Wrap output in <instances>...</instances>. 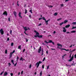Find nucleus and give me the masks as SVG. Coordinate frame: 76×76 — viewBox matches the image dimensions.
<instances>
[{"label":"nucleus","instance_id":"nucleus-1","mask_svg":"<svg viewBox=\"0 0 76 76\" xmlns=\"http://www.w3.org/2000/svg\"><path fill=\"white\" fill-rule=\"evenodd\" d=\"M34 31L35 33H36V35H35L34 36V37L35 38H37V37H38L39 36V33H38V32H37L36 30Z\"/></svg>","mask_w":76,"mask_h":76},{"label":"nucleus","instance_id":"nucleus-2","mask_svg":"<svg viewBox=\"0 0 76 76\" xmlns=\"http://www.w3.org/2000/svg\"><path fill=\"white\" fill-rule=\"evenodd\" d=\"M42 63V62L41 61H39V62H37L36 63V66H37V67L38 68L39 67V64H41Z\"/></svg>","mask_w":76,"mask_h":76},{"label":"nucleus","instance_id":"nucleus-3","mask_svg":"<svg viewBox=\"0 0 76 76\" xmlns=\"http://www.w3.org/2000/svg\"><path fill=\"white\" fill-rule=\"evenodd\" d=\"M0 32L2 35H3V34H4V31H3V30L2 29H0Z\"/></svg>","mask_w":76,"mask_h":76},{"label":"nucleus","instance_id":"nucleus-4","mask_svg":"<svg viewBox=\"0 0 76 76\" xmlns=\"http://www.w3.org/2000/svg\"><path fill=\"white\" fill-rule=\"evenodd\" d=\"M3 15H6L7 16V12L5 11L4 12L3 14Z\"/></svg>","mask_w":76,"mask_h":76},{"label":"nucleus","instance_id":"nucleus-5","mask_svg":"<svg viewBox=\"0 0 76 76\" xmlns=\"http://www.w3.org/2000/svg\"><path fill=\"white\" fill-rule=\"evenodd\" d=\"M63 32H66V28L65 27H63Z\"/></svg>","mask_w":76,"mask_h":76},{"label":"nucleus","instance_id":"nucleus-6","mask_svg":"<svg viewBox=\"0 0 76 76\" xmlns=\"http://www.w3.org/2000/svg\"><path fill=\"white\" fill-rule=\"evenodd\" d=\"M41 51V47H40L39 49L38 50V53H40Z\"/></svg>","mask_w":76,"mask_h":76},{"label":"nucleus","instance_id":"nucleus-7","mask_svg":"<svg viewBox=\"0 0 76 76\" xmlns=\"http://www.w3.org/2000/svg\"><path fill=\"white\" fill-rule=\"evenodd\" d=\"M18 15L19 18H22V16H21V12H20L18 14Z\"/></svg>","mask_w":76,"mask_h":76},{"label":"nucleus","instance_id":"nucleus-8","mask_svg":"<svg viewBox=\"0 0 76 76\" xmlns=\"http://www.w3.org/2000/svg\"><path fill=\"white\" fill-rule=\"evenodd\" d=\"M8 75V73H7V72H4V76H6V75Z\"/></svg>","mask_w":76,"mask_h":76},{"label":"nucleus","instance_id":"nucleus-9","mask_svg":"<svg viewBox=\"0 0 76 76\" xmlns=\"http://www.w3.org/2000/svg\"><path fill=\"white\" fill-rule=\"evenodd\" d=\"M25 60V59L23 58H22V57H20V61H23V60Z\"/></svg>","mask_w":76,"mask_h":76},{"label":"nucleus","instance_id":"nucleus-10","mask_svg":"<svg viewBox=\"0 0 76 76\" xmlns=\"http://www.w3.org/2000/svg\"><path fill=\"white\" fill-rule=\"evenodd\" d=\"M23 28L24 29L25 31H28V28H26L27 27H23Z\"/></svg>","mask_w":76,"mask_h":76},{"label":"nucleus","instance_id":"nucleus-11","mask_svg":"<svg viewBox=\"0 0 76 76\" xmlns=\"http://www.w3.org/2000/svg\"><path fill=\"white\" fill-rule=\"evenodd\" d=\"M73 60V57H71V58H70L69 60H68L70 62V61H72V60Z\"/></svg>","mask_w":76,"mask_h":76},{"label":"nucleus","instance_id":"nucleus-12","mask_svg":"<svg viewBox=\"0 0 76 76\" xmlns=\"http://www.w3.org/2000/svg\"><path fill=\"white\" fill-rule=\"evenodd\" d=\"M70 25L69 24L67 25H66L65 26V28H69V27H70Z\"/></svg>","mask_w":76,"mask_h":76},{"label":"nucleus","instance_id":"nucleus-13","mask_svg":"<svg viewBox=\"0 0 76 76\" xmlns=\"http://www.w3.org/2000/svg\"><path fill=\"white\" fill-rule=\"evenodd\" d=\"M14 16H15V17H16V16H17L16 15H17V13L15 11H14Z\"/></svg>","mask_w":76,"mask_h":76},{"label":"nucleus","instance_id":"nucleus-14","mask_svg":"<svg viewBox=\"0 0 76 76\" xmlns=\"http://www.w3.org/2000/svg\"><path fill=\"white\" fill-rule=\"evenodd\" d=\"M68 22V20H65L64 22H63L64 23H67Z\"/></svg>","mask_w":76,"mask_h":76},{"label":"nucleus","instance_id":"nucleus-15","mask_svg":"<svg viewBox=\"0 0 76 76\" xmlns=\"http://www.w3.org/2000/svg\"><path fill=\"white\" fill-rule=\"evenodd\" d=\"M57 45L58 46V47L60 46V47H62V46H63L62 45H61L60 44H57Z\"/></svg>","mask_w":76,"mask_h":76},{"label":"nucleus","instance_id":"nucleus-16","mask_svg":"<svg viewBox=\"0 0 76 76\" xmlns=\"http://www.w3.org/2000/svg\"><path fill=\"white\" fill-rule=\"evenodd\" d=\"M12 53H10V58H12Z\"/></svg>","mask_w":76,"mask_h":76},{"label":"nucleus","instance_id":"nucleus-17","mask_svg":"<svg viewBox=\"0 0 76 76\" xmlns=\"http://www.w3.org/2000/svg\"><path fill=\"white\" fill-rule=\"evenodd\" d=\"M65 50V51H69V49L66 50V49H64V48L62 49V50Z\"/></svg>","mask_w":76,"mask_h":76},{"label":"nucleus","instance_id":"nucleus-18","mask_svg":"<svg viewBox=\"0 0 76 76\" xmlns=\"http://www.w3.org/2000/svg\"><path fill=\"white\" fill-rule=\"evenodd\" d=\"M39 38H42V35H40L38 37Z\"/></svg>","mask_w":76,"mask_h":76},{"label":"nucleus","instance_id":"nucleus-19","mask_svg":"<svg viewBox=\"0 0 76 76\" xmlns=\"http://www.w3.org/2000/svg\"><path fill=\"white\" fill-rule=\"evenodd\" d=\"M71 33H75L76 32V31H71Z\"/></svg>","mask_w":76,"mask_h":76},{"label":"nucleus","instance_id":"nucleus-20","mask_svg":"<svg viewBox=\"0 0 76 76\" xmlns=\"http://www.w3.org/2000/svg\"><path fill=\"white\" fill-rule=\"evenodd\" d=\"M44 51V49L43 48H42V54L41 55V56H42L44 54V53L43 52V51Z\"/></svg>","mask_w":76,"mask_h":76},{"label":"nucleus","instance_id":"nucleus-21","mask_svg":"<svg viewBox=\"0 0 76 76\" xmlns=\"http://www.w3.org/2000/svg\"><path fill=\"white\" fill-rule=\"evenodd\" d=\"M72 25H76V22H74L72 23Z\"/></svg>","mask_w":76,"mask_h":76},{"label":"nucleus","instance_id":"nucleus-22","mask_svg":"<svg viewBox=\"0 0 76 76\" xmlns=\"http://www.w3.org/2000/svg\"><path fill=\"white\" fill-rule=\"evenodd\" d=\"M64 23L63 22L61 23H60L59 24V25L60 26H61L63 25V24H64Z\"/></svg>","mask_w":76,"mask_h":76},{"label":"nucleus","instance_id":"nucleus-23","mask_svg":"<svg viewBox=\"0 0 76 76\" xmlns=\"http://www.w3.org/2000/svg\"><path fill=\"white\" fill-rule=\"evenodd\" d=\"M28 13V11L26 9H25V13L26 14V13Z\"/></svg>","mask_w":76,"mask_h":76},{"label":"nucleus","instance_id":"nucleus-24","mask_svg":"<svg viewBox=\"0 0 76 76\" xmlns=\"http://www.w3.org/2000/svg\"><path fill=\"white\" fill-rule=\"evenodd\" d=\"M21 45H19L18 46V49H21Z\"/></svg>","mask_w":76,"mask_h":76},{"label":"nucleus","instance_id":"nucleus-25","mask_svg":"<svg viewBox=\"0 0 76 76\" xmlns=\"http://www.w3.org/2000/svg\"><path fill=\"white\" fill-rule=\"evenodd\" d=\"M61 19H62V18H59V19H57V20L58 21H59V20H61Z\"/></svg>","mask_w":76,"mask_h":76},{"label":"nucleus","instance_id":"nucleus-26","mask_svg":"<svg viewBox=\"0 0 76 76\" xmlns=\"http://www.w3.org/2000/svg\"><path fill=\"white\" fill-rule=\"evenodd\" d=\"M5 54H7V49L5 50Z\"/></svg>","mask_w":76,"mask_h":76},{"label":"nucleus","instance_id":"nucleus-27","mask_svg":"<svg viewBox=\"0 0 76 76\" xmlns=\"http://www.w3.org/2000/svg\"><path fill=\"white\" fill-rule=\"evenodd\" d=\"M52 42H53V41L52 40H49V43H52Z\"/></svg>","mask_w":76,"mask_h":76},{"label":"nucleus","instance_id":"nucleus-28","mask_svg":"<svg viewBox=\"0 0 76 76\" xmlns=\"http://www.w3.org/2000/svg\"><path fill=\"white\" fill-rule=\"evenodd\" d=\"M57 15H58V13H55L54 14V16H57Z\"/></svg>","mask_w":76,"mask_h":76},{"label":"nucleus","instance_id":"nucleus-29","mask_svg":"<svg viewBox=\"0 0 76 76\" xmlns=\"http://www.w3.org/2000/svg\"><path fill=\"white\" fill-rule=\"evenodd\" d=\"M42 19L44 20H46V19H45V17H42Z\"/></svg>","mask_w":76,"mask_h":76},{"label":"nucleus","instance_id":"nucleus-30","mask_svg":"<svg viewBox=\"0 0 76 76\" xmlns=\"http://www.w3.org/2000/svg\"><path fill=\"white\" fill-rule=\"evenodd\" d=\"M13 43L12 42L11 43V47H13Z\"/></svg>","mask_w":76,"mask_h":76},{"label":"nucleus","instance_id":"nucleus-31","mask_svg":"<svg viewBox=\"0 0 76 76\" xmlns=\"http://www.w3.org/2000/svg\"><path fill=\"white\" fill-rule=\"evenodd\" d=\"M49 21V20H48L47 21L46 20H45V23H48Z\"/></svg>","mask_w":76,"mask_h":76},{"label":"nucleus","instance_id":"nucleus-32","mask_svg":"<svg viewBox=\"0 0 76 76\" xmlns=\"http://www.w3.org/2000/svg\"><path fill=\"white\" fill-rule=\"evenodd\" d=\"M15 50H14L13 52H11V53H12V54H13V53H15Z\"/></svg>","mask_w":76,"mask_h":76},{"label":"nucleus","instance_id":"nucleus-33","mask_svg":"<svg viewBox=\"0 0 76 76\" xmlns=\"http://www.w3.org/2000/svg\"><path fill=\"white\" fill-rule=\"evenodd\" d=\"M12 30H11L10 31V34L11 35H12Z\"/></svg>","mask_w":76,"mask_h":76},{"label":"nucleus","instance_id":"nucleus-34","mask_svg":"<svg viewBox=\"0 0 76 76\" xmlns=\"http://www.w3.org/2000/svg\"><path fill=\"white\" fill-rule=\"evenodd\" d=\"M24 34H26V35H28V34L26 33V31H24Z\"/></svg>","mask_w":76,"mask_h":76},{"label":"nucleus","instance_id":"nucleus-35","mask_svg":"<svg viewBox=\"0 0 76 76\" xmlns=\"http://www.w3.org/2000/svg\"><path fill=\"white\" fill-rule=\"evenodd\" d=\"M76 28V26L73 27L72 28V29H75Z\"/></svg>","mask_w":76,"mask_h":76},{"label":"nucleus","instance_id":"nucleus-36","mask_svg":"<svg viewBox=\"0 0 76 76\" xmlns=\"http://www.w3.org/2000/svg\"><path fill=\"white\" fill-rule=\"evenodd\" d=\"M4 73V71L2 72H1V74H0V75H3V73Z\"/></svg>","mask_w":76,"mask_h":76},{"label":"nucleus","instance_id":"nucleus-37","mask_svg":"<svg viewBox=\"0 0 76 76\" xmlns=\"http://www.w3.org/2000/svg\"><path fill=\"white\" fill-rule=\"evenodd\" d=\"M29 67L30 69H31V67H32V65H31V64L29 65Z\"/></svg>","mask_w":76,"mask_h":76},{"label":"nucleus","instance_id":"nucleus-38","mask_svg":"<svg viewBox=\"0 0 76 76\" xmlns=\"http://www.w3.org/2000/svg\"><path fill=\"white\" fill-rule=\"evenodd\" d=\"M18 59H19V57L18 56H17V61H18Z\"/></svg>","mask_w":76,"mask_h":76},{"label":"nucleus","instance_id":"nucleus-39","mask_svg":"<svg viewBox=\"0 0 76 76\" xmlns=\"http://www.w3.org/2000/svg\"><path fill=\"white\" fill-rule=\"evenodd\" d=\"M50 67V65H48L47 66V69H49V67Z\"/></svg>","mask_w":76,"mask_h":76},{"label":"nucleus","instance_id":"nucleus-40","mask_svg":"<svg viewBox=\"0 0 76 76\" xmlns=\"http://www.w3.org/2000/svg\"><path fill=\"white\" fill-rule=\"evenodd\" d=\"M45 60V57H44L43 60V61H44Z\"/></svg>","mask_w":76,"mask_h":76},{"label":"nucleus","instance_id":"nucleus-41","mask_svg":"<svg viewBox=\"0 0 76 76\" xmlns=\"http://www.w3.org/2000/svg\"><path fill=\"white\" fill-rule=\"evenodd\" d=\"M40 76H41V75H42V71H41V72L40 73Z\"/></svg>","mask_w":76,"mask_h":76},{"label":"nucleus","instance_id":"nucleus-42","mask_svg":"<svg viewBox=\"0 0 76 76\" xmlns=\"http://www.w3.org/2000/svg\"><path fill=\"white\" fill-rule=\"evenodd\" d=\"M30 12H31V13H32V10H30L29 11Z\"/></svg>","mask_w":76,"mask_h":76},{"label":"nucleus","instance_id":"nucleus-43","mask_svg":"<svg viewBox=\"0 0 76 76\" xmlns=\"http://www.w3.org/2000/svg\"><path fill=\"white\" fill-rule=\"evenodd\" d=\"M10 75L11 76H13V74L12 73H11Z\"/></svg>","mask_w":76,"mask_h":76},{"label":"nucleus","instance_id":"nucleus-44","mask_svg":"<svg viewBox=\"0 0 76 76\" xmlns=\"http://www.w3.org/2000/svg\"><path fill=\"white\" fill-rule=\"evenodd\" d=\"M17 64H18V63L16 62L14 65V66H16V65H17Z\"/></svg>","mask_w":76,"mask_h":76},{"label":"nucleus","instance_id":"nucleus-45","mask_svg":"<svg viewBox=\"0 0 76 76\" xmlns=\"http://www.w3.org/2000/svg\"><path fill=\"white\" fill-rule=\"evenodd\" d=\"M8 20L9 21H10V18H8Z\"/></svg>","mask_w":76,"mask_h":76},{"label":"nucleus","instance_id":"nucleus-46","mask_svg":"<svg viewBox=\"0 0 76 76\" xmlns=\"http://www.w3.org/2000/svg\"><path fill=\"white\" fill-rule=\"evenodd\" d=\"M41 25H42V24L41 23H40V24H39L38 25V26H41Z\"/></svg>","mask_w":76,"mask_h":76},{"label":"nucleus","instance_id":"nucleus-47","mask_svg":"<svg viewBox=\"0 0 76 76\" xmlns=\"http://www.w3.org/2000/svg\"><path fill=\"white\" fill-rule=\"evenodd\" d=\"M49 7H53V6H52V5H50V6H49Z\"/></svg>","mask_w":76,"mask_h":76},{"label":"nucleus","instance_id":"nucleus-48","mask_svg":"<svg viewBox=\"0 0 76 76\" xmlns=\"http://www.w3.org/2000/svg\"><path fill=\"white\" fill-rule=\"evenodd\" d=\"M9 66H11V64H10V63H9L8 64Z\"/></svg>","mask_w":76,"mask_h":76},{"label":"nucleus","instance_id":"nucleus-49","mask_svg":"<svg viewBox=\"0 0 76 76\" xmlns=\"http://www.w3.org/2000/svg\"><path fill=\"white\" fill-rule=\"evenodd\" d=\"M42 69H44V65H43L42 66Z\"/></svg>","mask_w":76,"mask_h":76},{"label":"nucleus","instance_id":"nucleus-50","mask_svg":"<svg viewBox=\"0 0 76 76\" xmlns=\"http://www.w3.org/2000/svg\"><path fill=\"white\" fill-rule=\"evenodd\" d=\"M26 39V42H27L28 41V39Z\"/></svg>","mask_w":76,"mask_h":76},{"label":"nucleus","instance_id":"nucleus-51","mask_svg":"<svg viewBox=\"0 0 76 76\" xmlns=\"http://www.w3.org/2000/svg\"><path fill=\"white\" fill-rule=\"evenodd\" d=\"M11 62H12V63L14 62V61L13 60H11Z\"/></svg>","mask_w":76,"mask_h":76},{"label":"nucleus","instance_id":"nucleus-52","mask_svg":"<svg viewBox=\"0 0 76 76\" xmlns=\"http://www.w3.org/2000/svg\"><path fill=\"white\" fill-rule=\"evenodd\" d=\"M18 3H19V1H17V5L18 6H19V4H18Z\"/></svg>","mask_w":76,"mask_h":76},{"label":"nucleus","instance_id":"nucleus-53","mask_svg":"<svg viewBox=\"0 0 76 76\" xmlns=\"http://www.w3.org/2000/svg\"><path fill=\"white\" fill-rule=\"evenodd\" d=\"M41 19H42V18H39V20H41Z\"/></svg>","mask_w":76,"mask_h":76},{"label":"nucleus","instance_id":"nucleus-54","mask_svg":"<svg viewBox=\"0 0 76 76\" xmlns=\"http://www.w3.org/2000/svg\"><path fill=\"white\" fill-rule=\"evenodd\" d=\"M25 49H24L23 50V53H24L25 52Z\"/></svg>","mask_w":76,"mask_h":76},{"label":"nucleus","instance_id":"nucleus-55","mask_svg":"<svg viewBox=\"0 0 76 76\" xmlns=\"http://www.w3.org/2000/svg\"><path fill=\"white\" fill-rule=\"evenodd\" d=\"M23 71H22V72H21V74L22 75V74H23Z\"/></svg>","mask_w":76,"mask_h":76},{"label":"nucleus","instance_id":"nucleus-56","mask_svg":"<svg viewBox=\"0 0 76 76\" xmlns=\"http://www.w3.org/2000/svg\"><path fill=\"white\" fill-rule=\"evenodd\" d=\"M7 41H9V37L7 38Z\"/></svg>","mask_w":76,"mask_h":76},{"label":"nucleus","instance_id":"nucleus-57","mask_svg":"<svg viewBox=\"0 0 76 76\" xmlns=\"http://www.w3.org/2000/svg\"><path fill=\"white\" fill-rule=\"evenodd\" d=\"M66 34H70V32H66Z\"/></svg>","mask_w":76,"mask_h":76},{"label":"nucleus","instance_id":"nucleus-58","mask_svg":"<svg viewBox=\"0 0 76 76\" xmlns=\"http://www.w3.org/2000/svg\"><path fill=\"white\" fill-rule=\"evenodd\" d=\"M57 48H59V49H60L61 48H60V47H59V46H58L57 47Z\"/></svg>","mask_w":76,"mask_h":76},{"label":"nucleus","instance_id":"nucleus-59","mask_svg":"<svg viewBox=\"0 0 76 76\" xmlns=\"http://www.w3.org/2000/svg\"><path fill=\"white\" fill-rule=\"evenodd\" d=\"M69 0H65V2H67V1H69Z\"/></svg>","mask_w":76,"mask_h":76},{"label":"nucleus","instance_id":"nucleus-60","mask_svg":"<svg viewBox=\"0 0 76 76\" xmlns=\"http://www.w3.org/2000/svg\"><path fill=\"white\" fill-rule=\"evenodd\" d=\"M74 57H75V58H76V54H75V55Z\"/></svg>","mask_w":76,"mask_h":76},{"label":"nucleus","instance_id":"nucleus-61","mask_svg":"<svg viewBox=\"0 0 76 76\" xmlns=\"http://www.w3.org/2000/svg\"><path fill=\"white\" fill-rule=\"evenodd\" d=\"M61 6H63H63H64V4H62L61 5Z\"/></svg>","mask_w":76,"mask_h":76},{"label":"nucleus","instance_id":"nucleus-62","mask_svg":"<svg viewBox=\"0 0 76 76\" xmlns=\"http://www.w3.org/2000/svg\"><path fill=\"white\" fill-rule=\"evenodd\" d=\"M20 72H19L18 73V75H20Z\"/></svg>","mask_w":76,"mask_h":76},{"label":"nucleus","instance_id":"nucleus-63","mask_svg":"<svg viewBox=\"0 0 76 76\" xmlns=\"http://www.w3.org/2000/svg\"><path fill=\"white\" fill-rule=\"evenodd\" d=\"M52 43L53 45H54V43L53 42H52Z\"/></svg>","mask_w":76,"mask_h":76},{"label":"nucleus","instance_id":"nucleus-64","mask_svg":"<svg viewBox=\"0 0 76 76\" xmlns=\"http://www.w3.org/2000/svg\"><path fill=\"white\" fill-rule=\"evenodd\" d=\"M26 4H25L24 5V7H26Z\"/></svg>","mask_w":76,"mask_h":76}]
</instances>
